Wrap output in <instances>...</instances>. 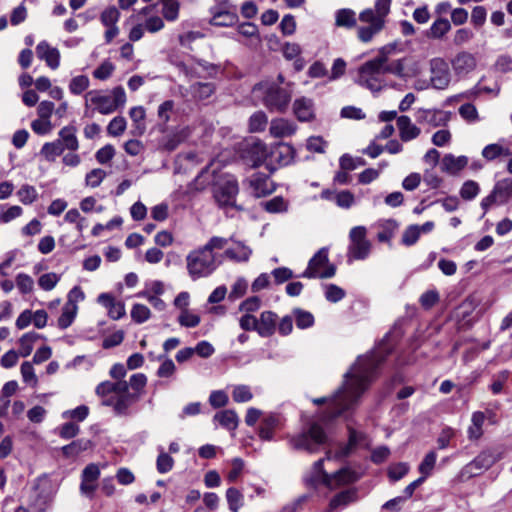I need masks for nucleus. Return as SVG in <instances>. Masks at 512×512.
Instances as JSON below:
<instances>
[{
  "instance_id": "49530a36",
  "label": "nucleus",
  "mask_w": 512,
  "mask_h": 512,
  "mask_svg": "<svg viewBox=\"0 0 512 512\" xmlns=\"http://www.w3.org/2000/svg\"><path fill=\"white\" fill-rule=\"evenodd\" d=\"M292 313L296 322V326L299 329H306L314 324V316L312 313L301 308L293 309Z\"/></svg>"
},
{
  "instance_id": "774afa93",
  "label": "nucleus",
  "mask_w": 512,
  "mask_h": 512,
  "mask_svg": "<svg viewBox=\"0 0 512 512\" xmlns=\"http://www.w3.org/2000/svg\"><path fill=\"white\" fill-rule=\"evenodd\" d=\"M253 394L246 385H237L232 392V398L237 403L248 402L252 399Z\"/></svg>"
},
{
  "instance_id": "c9c22d12",
  "label": "nucleus",
  "mask_w": 512,
  "mask_h": 512,
  "mask_svg": "<svg viewBox=\"0 0 512 512\" xmlns=\"http://www.w3.org/2000/svg\"><path fill=\"white\" fill-rule=\"evenodd\" d=\"M481 154L486 160L493 161L501 156H511L512 152L509 148L504 147L499 143H493L485 146Z\"/></svg>"
},
{
  "instance_id": "4468645a",
  "label": "nucleus",
  "mask_w": 512,
  "mask_h": 512,
  "mask_svg": "<svg viewBox=\"0 0 512 512\" xmlns=\"http://www.w3.org/2000/svg\"><path fill=\"white\" fill-rule=\"evenodd\" d=\"M502 458V453L497 451L485 450L469 462L462 470L463 475L469 477L477 476L483 471L489 469L494 463Z\"/></svg>"
},
{
  "instance_id": "3c124183",
  "label": "nucleus",
  "mask_w": 512,
  "mask_h": 512,
  "mask_svg": "<svg viewBox=\"0 0 512 512\" xmlns=\"http://www.w3.org/2000/svg\"><path fill=\"white\" fill-rule=\"evenodd\" d=\"M238 33L250 40H255L257 43L260 42V35L258 31V27L250 22L241 23L237 26Z\"/></svg>"
},
{
  "instance_id": "c85d7f7f",
  "label": "nucleus",
  "mask_w": 512,
  "mask_h": 512,
  "mask_svg": "<svg viewBox=\"0 0 512 512\" xmlns=\"http://www.w3.org/2000/svg\"><path fill=\"white\" fill-rule=\"evenodd\" d=\"M76 132L74 126H65L59 131L57 140L61 143L63 150L76 151L79 148Z\"/></svg>"
},
{
  "instance_id": "6e6552de",
  "label": "nucleus",
  "mask_w": 512,
  "mask_h": 512,
  "mask_svg": "<svg viewBox=\"0 0 512 512\" xmlns=\"http://www.w3.org/2000/svg\"><path fill=\"white\" fill-rule=\"evenodd\" d=\"M213 197L220 207H235L239 192L237 179L232 175L220 177L213 185Z\"/></svg>"
},
{
  "instance_id": "4c0bfd02",
  "label": "nucleus",
  "mask_w": 512,
  "mask_h": 512,
  "mask_svg": "<svg viewBox=\"0 0 512 512\" xmlns=\"http://www.w3.org/2000/svg\"><path fill=\"white\" fill-rule=\"evenodd\" d=\"M92 443L88 439H78L72 441L70 444L62 447V453L66 457H75L81 452L86 451L91 447Z\"/></svg>"
},
{
  "instance_id": "f8f14e48",
  "label": "nucleus",
  "mask_w": 512,
  "mask_h": 512,
  "mask_svg": "<svg viewBox=\"0 0 512 512\" xmlns=\"http://www.w3.org/2000/svg\"><path fill=\"white\" fill-rule=\"evenodd\" d=\"M510 198H512V178H505L496 182L490 194L481 200L482 217L486 215L493 204H504Z\"/></svg>"
},
{
  "instance_id": "052dcab7",
  "label": "nucleus",
  "mask_w": 512,
  "mask_h": 512,
  "mask_svg": "<svg viewBox=\"0 0 512 512\" xmlns=\"http://www.w3.org/2000/svg\"><path fill=\"white\" fill-rule=\"evenodd\" d=\"M19 200L25 204H32L38 197L36 189L31 185H23L17 192Z\"/></svg>"
},
{
  "instance_id": "dca6fc26",
  "label": "nucleus",
  "mask_w": 512,
  "mask_h": 512,
  "mask_svg": "<svg viewBox=\"0 0 512 512\" xmlns=\"http://www.w3.org/2000/svg\"><path fill=\"white\" fill-rule=\"evenodd\" d=\"M243 184L247 186L250 194L255 198L267 196L276 189L268 175L260 172L252 174Z\"/></svg>"
},
{
  "instance_id": "680f3d73",
  "label": "nucleus",
  "mask_w": 512,
  "mask_h": 512,
  "mask_svg": "<svg viewBox=\"0 0 512 512\" xmlns=\"http://www.w3.org/2000/svg\"><path fill=\"white\" fill-rule=\"evenodd\" d=\"M268 122L267 116L264 112L258 111L254 113L249 120V129L252 132L263 131Z\"/></svg>"
},
{
  "instance_id": "ddd939ff",
  "label": "nucleus",
  "mask_w": 512,
  "mask_h": 512,
  "mask_svg": "<svg viewBox=\"0 0 512 512\" xmlns=\"http://www.w3.org/2000/svg\"><path fill=\"white\" fill-rule=\"evenodd\" d=\"M431 86L438 90L446 89L451 82V73L448 63L441 57H435L429 62Z\"/></svg>"
},
{
  "instance_id": "603ef678",
  "label": "nucleus",
  "mask_w": 512,
  "mask_h": 512,
  "mask_svg": "<svg viewBox=\"0 0 512 512\" xmlns=\"http://www.w3.org/2000/svg\"><path fill=\"white\" fill-rule=\"evenodd\" d=\"M339 165L342 170H355L359 166L366 165V161L361 157H352L349 154H343L339 159Z\"/></svg>"
},
{
  "instance_id": "09e8293b",
  "label": "nucleus",
  "mask_w": 512,
  "mask_h": 512,
  "mask_svg": "<svg viewBox=\"0 0 512 512\" xmlns=\"http://www.w3.org/2000/svg\"><path fill=\"white\" fill-rule=\"evenodd\" d=\"M480 192L479 184L474 180H467L460 188L459 194L462 199L471 201L477 197Z\"/></svg>"
},
{
  "instance_id": "13d9d810",
  "label": "nucleus",
  "mask_w": 512,
  "mask_h": 512,
  "mask_svg": "<svg viewBox=\"0 0 512 512\" xmlns=\"http://www.w3.org/2000/svg\"><path fill=\"white\" fill-rule=\"evenodd\" d=\"M127 126L126 119L122 116L114 117L107 126L109 135L117 137L124 133Z\"/></svg>"
},
{
  "instance_id": "4d7b16f0",
  "label": "nucleus",
  "mask_w": 512,
  "mask_h": 512,
  "mask_svg": "<svg viewBox=\"0 0 512 512\" xmlns=\"http://www.w3.org/2000/svg\"><path fill=\"white\" fill-rule=\"evenodd\" d=\"M437 455L434 451H430L426 454L423 461L420 463L418 469L421 473V476L425 479L431 474L435 463H436Z\"/></svg>"
},
{
  "instance_id": "6e6d98bb",
  "label": "nucleus",
  "mask_w": 512,
  "mask_h": 512,
  "mask_svg": "<svg viewBox=\"0 0 512 512\" xmlns=\"http://www.w3.org/2000/svg\"><path fill=\"white\" fill-rule=\"evenodd\" d=\"M151 316L150 309L143 304H134L131 309V318L134 322L141 324L146 322Z\"/></svg>"
},
{
  "instance_id": "58836bf2",
  "label": "nucleus",
  "mask_w": 512,
  "mask_h": 512,
  "mask_svg": "<svg viewBox=\"0 0 512 512\" xmlns=\"http://www.w3.org/2000/svg\"><path fill=\"white\" fill-rule=\"evenodd\" d=\"M226 500L229 510L231 512H239L244 505L243 494L235 487H230L226 490Z\"/></svg>"
},
{
  "instance_id": "0eeeda50",
  "label": "nucleus",
  "mask_w": 512,
  "mask_h": 512,
  "mask_svg": "<svg viewBox=\"0 0 512 512\" xmlns=\"http://www.w3.org/2000/svg\"><path fill=\"white\" fill-rule=\"evenodd\" d=\"M326 438L323 428L318 423H312L306 432L290 437L289 443L293 449L314 453L319 445L325 443Z\"/></svg>"
},
{
  "instance_id": "37998d69",
  "label": "nucleus",
  "mask_w": 512,
  "mask_h": 512,
  "mask_svg": "<svg viewBox=\"0 0 512 512\" xmlns=\"http://www.w3.org/2000/svg\"><path fill=\"white\" fill-rule=\"evenodd\" d=\"M63 152V147L58 140L45 143L40 150V154L49 162L55 161L56 157L60 156Z\"/></svg>"
},
{
  "instance_id": "393cba45",
  "label": "nucleus",
  "mask_w": 512,
  "mask_h": 512,
  "mask_svg": "<svg viewBox=\"0 0 512 512\" xmlns=\"http://www.w3.org/2000/svg\"><path fill=\"white\" fill-rule=\"evenodd\" d=\"M293 112L301 122L312 121L315 118L313 100L307 97H300L294 101Z\"/></svg>"
},
{
  "instance_id": "b1692460",
  "label": "nucleus",
  "mask_w": 512,
  "mask_h": 512,
  "mask_svg": "<svg viewBox=\"0 0 512 512\" xmlns=\"http://www.w3.org/2000/svg\"><path fill=\"white\" fill-rule=\"evenodd\" d=\"M97 301L108 310V315L113 320H118L125 315V305L121 301H116L109 293H102Z\"/></svg>"
},
{
  "instance_id": "423d86ee",
  "label": "nucleus",
  "mask_w": 512,
  "mask_h": 512,
  "mask_svg": "<svg viewBox=\"0 0 512 512\" xmlns=\"http://www.w3.org/2000/svg\"><path fill=\"white\" fill-rule=\"evenodd\" d=\"M254 90L263 92L264 105L270 111L285 112L292 98V84L280 87L277 84L259 83Z\"/></svg>"
},
{
  "instance_id": "6ab92c4d",
  "label": "nucleus",
  "mask_w": 512,
  "mask_h": 512,
  "mask_svg": "<svg viewBox=\"0 0 512 512\" xmlns=\"http://www.w3.org/2000/svg\"><path fill=\"white\" fill-rule=\"evenodd\" d=\"M227 239L228 243H232V246L224 251L223 256L236 263L248 262L253 253L252 248L245 242L236 240L234 237Z\"/></svg>"
},
{
  "instance_id": "bf43d9fd",
  "label": "nucleus",
  "mask_w": 512,
  "mask_h": 512,
  "mask_svg": "<svg viewBox=\"0 0 512 512\" xmlns=\"http://www.w3.org/2000/svg\"><path fill=\"white\" fill-rule=\"evenodd\" d=\"M173 466L174 459L168 453L161 450L156 461L157 471L161 474H165L171 471Z\"/></svg>"
},
{
  "instance_id": "f03ea898",
  "label": "nucleus",
  "mask_w": 512,
  "mask_h": 512,
  "mask_svg": "<svg viewBox=\"0 0 512 512\" xmlns=\"http://www.w3.org/2000/svg\"><path fill=\"white\" fill-rule=\"evenodd\" d=\"M146 383V376L136 373L129 381H103L96 386L95 393L103 406L112 407L116 415L123 416L140 399Z\"/></svg>"
},
{
  "instance_id": "9b49d317",
  "label": "nucleus",
  "mask_w": 512,
  "mask_h": 512,
  "mask_svg": "<svg viewBox=\"0 0 512 512\" xmlns=\"http://www.w3.org/2000/svg\"><path fill=\"white\" fill-rule=\"evenodd\" d=\"M57 492L56 485L47 475L39 476L33 484V494L30 502L47 510Z\"/></svg>"
},
{
  "instance_id": "79ce46f5",
  "label": "nucleus",
  "mask_w": 512,
  "mask_h": 512,
  "mask_svg": "<svg viewBox=\"0 0 512 512\" xmlns=\"http://www.w3.org/2000/svg\"><path fill=\"white\" fill-rule=\"evenodd\" d=\"M270 154L276 157L280 165H288L293 159L294 151L290 145L280 144Z\"/></svg>"
},
{
  "instance_id": "412c9836",
  "label": "nucleus",
  "mask_w": 512,
  "mask_h": 512,
  "mask_svg": "<svg viewBox=\"0 0 512 512\" xmlns=\"http://www.w3.org/2000/svg\"><path fill=\"white\" fill-rule=\"evenodd\" d=\"M37 57L44 61L46 65L55 70L60 66V52L56 47H52L47 41H40L36 46Z\"/></svg>"
},
{
  "instance_id": "0e129e2a",
  "label": "nucleus",
  "mask_w": 512,
  "mask_h": 512,
  "mask_svg": "<svg viewBox=\"0 0 512 512\" xmlns=\"http://www.w3.org/2000/svg\"><path fill=\"white\" fill-rule=\"evenodd\" d=\"M345 295V291L335 284H328L325 287V298L331 303H337L341 301Z\"/></svg>"
},
{
  "instance_id": "c03bdc74",
  "label": "nucleus",
  "mask_w": 512,
  "mask_h": 512,
  "mask_svg": "<svg viewBox=\"0 0 512 512\" xmlns=\"http://www.w3.org/2000/svg\"><path fill=\"white\" fill-rule=\"evenodd\" d=\"M40 338V335L35 332H28L22 335L19 339V354L22 357H27L31 354L33 350V344L36 340Z\"/></svg>"
},
{
  "instance_id": "f257e3e1",
  "label": "nucleus",
  "mask_w": 512,
  "mask_h": 512,
  "mask_svg": "<svg viewBox=\"0 0 512 512\" xmlns=\"http://www.w3.org/2000/svg\"><path fill=\"white\" fill-rule=\"evenodd\" d=\"M383 359L376 354L360 356L349 371L344 374L342 386L335 392L329 402V410L322 416L323 421H330L345 412L353 411L368 389L376 369Z\"/></svg>"
},
{
  "instance_id": "20e7f679",
  "label": "nucleus",
  "mask_w": 512,
  "mask_h": 512,
  "mask_svg": "<svg viewBox=\"0 0 512 512\" xmlns=\"http://www.w3.org/2000/svg\"><path fill=\"white\" fill-rule=\"evenodd\" d=\"M394 45H387L379 50V55L361 65L358 69L356 82L372 92H379L383 87V64L388 62V55Z\"/></svg>"
},
{
  "instance_id": "69168bd1",
  "label": "nucleus",
  "mask_w": 512,
  "mask_h": 512,
  "mask_svg": "<svg viewBox=\"0 0 512 512\" xmlns=\"http://www.w3.org/2000/svg\"><path fill=\"white\" fill-rule=\"evenodd\" d=\"M162 5V15L167 21L173 22L178 19L180 9L178 1L162 3Z\"/></svg>"
},
{
  "instance_id": "7ed1b4c3",
  "label": "nucleus",
  "mask_w": 512,
  "mask_h": 512,
  "mask_svg": "<svg viewBox=\"0 0 512 512\" xmlns=\"http://www.w3.org/2000/svg\"><path fill=\"white\" fill-rule=\"evenodd\" d=\"M227 244L228 239L213 236L203 246L191 250L185 258L189 277L196 281L212 275L220 264L214 251L222 250Z\"/></svg>"
},
{
  "instance_id": "5fc2aeb1",
  "label": "nucleus",
  "mask_w": 512,
  "mask_h": 512,
  "mask_svg": "<svg viewBox=\"0 0 512 512\" xmlns=\"http://www.w3.org/2000/svg\"><path fill=\"white\" fill-rule=\"evenodd\" d=\"M106 176L107 173L103 169L95 168L86 174L85 183L91 188H96L100 186Z\"/></svg>"
},
{
  "instance_id": "f3484780",
  "label": "nucleus",
  "mask_w": 512,
  "mask_h": 512,
  "mask_svg": "<svg viewBox=\"0 0 512 512\" xmlns=\"http://www.w3.org/2000/svg\"><path fill=\"white\" fill-rule=\"evenodd\" d=\"M450 65L455 76L466 77L477 67V59L468 51H460L450 59Z\"/></svg>"
},
{
  "instance_id": "864d4df0",
  "label": "nucleus",
  "mask_w": 512,
  "mask_h": 512,
  "mask_svg": "<svg viewBox=\"0 0 512 512\" xmlns=\"http://www.w3.org/2000/svg\"><path fill=\"white\" fill-rule=\"evenodd\" d=\"M20 372L22 375V379L26 384H28L32 387L37 386L38 378L35 374V370H34L31 362H28V361L23 362L21 365V368H20Z\"/></svg>"
},
{
  "instance_id": "1a4fd4ad",
  "label": "nucleus",
  "mask_w": 512,
  "mask_h": 512,
  "mask_svg": "<svg viewBox=\"0 0 512 512\" xmlns=\"http://www.w3.org/2000/svg\"><path fill=\"white\" fill-rule=\"evenodd\" d=\"M335 273V266L329 264L328 249L323 247L309 260L307 268L300 277L327 279L333 277Z\"/></svg>"
},
{
  "instance_id": "a19ab883",
  "label": "nucleus",
  "mask_w": 512,
  "mask_h": 512,
  "mask_svg": "<svg viewBox=\"0 0 512 512\" xmlns=\"http://www.w3.org/2000/svg\"><path fill=\"white\" fill-rule=\"evenodd\" d=\"M278 424L279 419L275 415H269L264 418L259 430V437L263 440H271L273 438V431Z\"/></svg>"
},
{
  "instance_id": "e433bc0d",
  "label": "nucleus",
  "mask_w": 512,
  "mask_h": 512,
  "mask_svg": "<svg viewBox=\"0 0 512 512\" xmlns=\"http://www.w3.org/2000/svg\"><path fill=\"white\" fill-rule=\"evenodd\" d=\"M77 310L78 307L76 304L65 303L62 308V313L58 318V327L61 329L68 328L73 323Z\"/></svg>"
},
{
  "instance_id": "a18cd8bd",
  "label": "nucleus",
  "mask_w": 512,
  "mask_h": 512,
  "mask_svg": "<svg viewBox=\"0 0 512 512\" xmlns=\"http://www.w3.org/2000/svg\"><path fill=\"white\" fill-rule=\"evenodd\" d=\"M451 29L450 22L445 18H439L433 22L429 29L428 36L434 39L442 38Z\"/></svg>"
},
{
  "instance_id": "cd10ccee",
  "label": "nucleus",
  "mask_w": 512,
  "mask_h": 512,
  "mask_svg": "<svg viewBox=\"0 0 512 512\" xmlns=\"http://www.w3.org/2000/svg\"><path fill=\"white\" fill-rule=\"evenodd\" d=\"M277 314L272 311H264L257 319V333L261 337L271 336L276 329Z\"/></svg>"
},
{
  "instance_id": "39448f33",
  "label": "nucleus",
  "mask_w": 512,
  "mask_h": 512,
  "mask_svg": "<svg viewBox=\"0 0 512 512\" xmlns=\"http://www.w3.org/2000/svg\"><path fill=\"white\" fill-rule=\"evenodd\" d=\"M84 99L86 109L93 107L94 111L108 115L124 107L127 97L124 88L117 86L110 93L103 90H90L85 94Z\"/></svg>"
},
{
  "instance_id": "ea45409f",
  "label": "nucleus",
  "mask_w": 512,
  "mask_h": 512,
  "mask_svg": "<svg viewBox=\"0 0 512 512\" xmlns=\"http://www.w3.org/2000/svg\"><path fill=\"white\" fill-rule=\"evenodd\" d=\"M356 14L351 9H340L336 12L335 23L339 27L353 28L356 26Z\"/></svg>"
},
{
  "instance_id": "9d476101",
  "label": "nucleus",
  "mask_w": 512,
  "mask_h": 512,
  "mask_svg": "<svg viewBox=\"0 0 512 512\" xmlns=\"http://www.w3.org/2000/svg\"><path fill=\"white\" fill-rule=\"evenodd\" d=\"M348 261L364 260L370 254L371 243L366 238V228L356 226L349 233Z\"/></svg>"
},
{
  "instance_id": "4be33fe9",
  "label": "nucleus",
  "mask_w": 512,
  "mask_h": 512,
  "mask_svg": "<svg viewBox=\"0 0 512 512\" xmlns=\"http://www.w3.org/2000/svg\"><path fill=\"white\" fill-rule=\"evenodd\" d=\"M270 155L267 145L258 140L250 144L246 150L245 159L252 167L261 166Z\"/></svg>"
},
{
  "instance_id": "bb28decb",
  "label": "nucleus",
  "mask_w": 512,
  "mask_h": 512,
  "mask_svg": "<svg viewBox=\"0 0 512 512\" xmlns=\"http://www.w3.org/2000/svg\"><path fill=\"white\" fill-rule=\"evenodd\" d=\"M397 128L399 137L403 142L412 141L421 133L420 128L412 123L410 117L406 115H401L397 118Z\"/></svg>"
},
{
  "instance_id": "de8ad7c7",
  "label": "nucleus",
  "mask_w": 512,
  "mask_h": 512,
  "mask_svg": "<svg viewBox=\"0 0 512 512\" xmlns=\"http://www.w3.org/2000/svg\"><path fill=\"white\" fill-rule=\"evenodd\" d=\"M262 205L269 213H283L288 210V201L281 196H276L264 202Z\"/></svg>"
},
{
  "instance_id": "2eb2a0df",
  "label": "nucleus",
  "mask_w": 512,
  "mask_h": 512,
  "mask_svg": "<svg viewBox=\"0 0 512 512\" xmlns=\"http://www.w3.org/2000/svg\"><path fill=\"white\" fill-rule=\"evenodd\" d=\"M359 20L368 26L358 27V39L363 43L370 42L373 37L384 28L385 21L375 20L373 18L372 9H365L359 14Z\"/></svg>"
},
{
  "instance_id": "f704fd0d",
  "label": "nucleus",
  "mask_w": 512,
  "mask_h": 512,
  "mask_svg": "<svg viewBox=\"0 0 512 512\" xmlns=\"http://www.w3.org/2000/svg\"><path fill=\"white\" fill-rule=\"evenodd\" d=\"M485 422V415L483 412L476 411L472 414L471 425L468 428V437L471 440L479 439L483 434V424Z\"/></svg>"
},
{
  "instance_id": "a211bd4d",
  "label": "nucleus",
  "mask_w": 512,
  "mask_h": 512,
  "mask_svg": "<svg viewBox=\"0 0 512 512\" xmlns=\"http://www.w3.org/2000/svg\"><path fill=\"white\" fill-rule=\"evenodd\" d=\"M416 122L431 127L444 126L450 120V112L440 109L419 108L415 112Z\"/></svg>"
},
{
  "instance_id": "8fccbe9b",
  "label": "nucleus",
  "mask_w": 512,
  "mask_h": 512,
  "mask_svg": "<svg viewBox=\"0 0 512 512\" xmlns=\"http://www.w3.org/2000/svg\"><path fill=\"white\" fill-rule=\"evenodd\" d=\"M90 85V80L86 75H78L71 79L69 91L74 95L82 94Z\"/></svg>"
},
{
  "instance_id": "e2e57ef3",
  "label": "nucleus",
  "mask_w": 512,
  "mask_h": 512,
  "mask_svg": "<svg viewBox=\"0 0 512 512\" xmlns=\"http://www.w3.org/2000/svg\"><path fill=\"white\" fill-rule=\"evenodd\" d=\"M16 286L20 293L28 294L31 293L34 289V280L28 274L19 273L16 276Z\"/></svg>"
},
{
  "instance_id": "5701e85b",
  "label": "nucleus",
  "mask_w": 512,
  "mask_h": 512,
  "mask_svg": "<svg viewBox=\"0 0 512 512\" xmlns=\"http://www.w3.org/2000/svg\"><path fill=\"white\" fill-rule=\"evenodd\" d=\"M297 131L295 122L285 118L273 119L270 123L269 132L275 138L290 137Z\"/></svg>"
},
{
  "instance_id": "2f4dec72",
  "label": "nucleus",
  "mask_w": 512,
  "mask_h": 512,
  "mask_svg": "<svg viewBox=\"0 0 512 512\" xmlns=\"http://www.w3.org/2000/svg\"><path fill=\"white\" fill-rule=\"evenodd\" d=\"M357 500V491L355 489H348L336 494L329 503L330 511H335L339 507L347 506L348 504Z\"/></svg>"
},
{
  "instance_id": "338daca9",
  "label": "nucleus",
  "mask_w": 512,
  "mask_h": 512,
  "mask_svg": "<svg viewBox=\"0 0 512 512\" xmlns=\"http://www.w3.org/2000/svg\"><path fill=\"white\" fill-rule=\"evenodd\" d=\"M392 0H377L375 3V9H372L373 18L375 20L385 21V17L390 12Z\"/></svg>"
},
{
  "instance_id": "473e14b6",
  "label": "nucleus",
  "mask_w": 512,
  "mask_h": 512,
  "mask_svg": "<svg viewBox=\"0 0 512 512\" xmlns=\"http://www.w3.org/2000/svg\"><path fill=\"white\" fill-rule=\"evenodd\" d=\"M129 116L132 119L134 126H135V130L133 131V133L135 135H142L146 130V125L144 122L145 117H146V111H145L144 107H142V106L132 107L129 111Z\"/></svg>"
},
{
  "instance_id": "7c9ffc66",
  "label": "nucleus",
  "mask_w": 512,
  "mask_h": 512,
  "mask_svg": "<svg viewBox=\"0 0 512 512\" xmlns=\"http://www.w3.org/2000/svg\"><path fill=\"white\" fill-rule=\"evenodd\" d=\"M214 420L217 421L223 428L234 431L239 424V418L234 410H222L217 412L214 416Z\"/></svg>"
},
{
  "instance_id": "c756f323",
  "label": "nucleus",
  "mask_w": 512,
  "mask_h": 512,
  "mask_svg": "<svg viewBox=\"0 0 512 512\" xmlns=\"http://www.w3.org/2000/svg\"><path fill=\"white\" fill-rule=\"evenodd\" d=\"M324 459L317 460L308 475L304 477V482L307 486L316 487L319 482L324 484L325 474H328L324 470Z\"/></svg>"
},
{
  "instance_id": "a878e982",
  "label": "nucleus",
  "mask_w": 512,
  "mask_h": 512,
  "mask_svg": "<svg viewBox=\"0 0 512 512\" xmlns=\"http://www.w3.org/2000/svg\"><path fill=\"white\" fill-rule=\"evenodd\" d=\"M468 165L466 156H455L451 153L444 155L441 160V170L450 175H458Z\"/></svg>"
},
{
  "instance_id": "72a5a7b5",
  "label": "nucleus",
  "mask_w": 512,
  "mask_h": 512,
  "mask_svg": "<svg viewBox=\"0 0 512 512\" xmlns=\"http://www.w3.org/2000/svg\"><path fill=\"white\" fill-rule=\"evenodd\" d=\"M238 21V16L230 11L223 10L213 14L210 24L218 27H229Z\"/></svg>"
},
{
  "instance_id": "aec40b11",
  "label": "nucleus",
  "mask_w": 512,
  "mask_h": 512,
  "mask_svg": "<svg viewBox=\"0 0 512 512\" xmlns=\"http://www.w3.org/2000/svg\"><path fill=\"white\" fill-rule=\"evenodd\" d=\"M359 479V475L350 468H342L335 473L325 474L324 485L334 490L340 486L351 484Z\"/></svg>"
}]
</instances>
